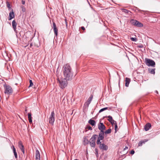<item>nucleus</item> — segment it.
<instances>
[{"mask_svg":"<svg viewBox=\"0 0 160 160\" xmlns=\"http://www.w3.org/2000/svg\"><path fill=\"white\" fill-rule=\"evenodd\" d=\"M63 73L64 78L68 80H71L72 79L73 72L71 66L68 64L64 65L63 68Z\"/></svg>","mask_w":160,"mask_h":160,"instance_id":"f257e3e1","label":"nucleus"},{"mask_svg":"<svg viewBox=\"0 0 160 160\" xmlns=\"http://www.w3.org/2000/svg\"><path fill=\"white\" fill-rule=\"evenodd\" d=\"M58 80L59 84V86L61 88L63 89L67 86L68 84L67 81L68 80L65 78H61L60 79L58 78Z\"/></svg>","mask_w":160,"mask_h":160,"instance_id":"f03ea898","label":"nucleus"},{"mask_svg":"<svg viewBox=\"0 0 160 160\" xmlns=\"http://www.w3.org/2000/svg\"><path fill=\"white\" fill-rule=\"evenodd\" d=\"M5 88L4 93L7 94H10L12 92L13 90L11 86L9 85H4Z\"/></svg>","mask_w":160,"mask_h":160,"instance_id":"7ed1b4c3","label":"nucleus"},{"mask_svg":"<svg viewBox=\"0 0 160 160\" xmlns=\"http://www.w3.org/2000/svg\"><path fill=\"white\" fill-rule=\"evenodd\" d=\"M145 60V63L147 66L152 67H155V63L154 61L148 58H146Z\"/></svg>","mask_w":160,"mask_h":160,"instance_id":"20e7f679","label":"nucleus"},{"mask_svg":"<svg viewBox=\"0 0 160 160\" xmlns=\"http://www.w3.org/2000/svg\"><path fill=\"white\" fill-rule=\"evenodd\" d=\"M104 131H100L99 134L98 136V139L97 141V144H98L101 143V140H102L104 138Z\"/></svg>","mask_w":160,"mask_h":160,"instance_id":"39448f33","label":"nucleus"},{"mask_svg":"<svg viewBox=\"0 0 160 160\" xmlns=\"http://www.w3.org/2000/svg\"><path fill=\"white\" fill-rule=\"evenodd\" d=\"M48 120L49 123L53 125L55 121V113L54 111L52 112Z\"/></svg>","mask_w":160,"mask_h":160,"instance_id":"423d86ee","label":"nucleus"},{"mask_svg":"<svg viewBox=\"0 0 160 160\" xmlns=\"http://www.w3.org/2000/svg\"><path fill=\"white\" fill-rule=\"evenodd\" d=\"M98 145H99V148L100 149L102 150L106 151L108 149V147L104 143H101L98 144H97Z\"/></svg>","mask_w":160,"mask_h":160,"instance_id":"0eeeda50","label":"nucleus"},{"mask_svg":"<svg viewBox=\"0 0 160 160\" xmlns=\"http://www.w3.org/2000/svg\"><path fill=\"white\" fill-rule=\"evenodd\" d=\"M106 127L103 123L102 122H100L98 125V128L100 130V131H104V130L105 129Z\"/></svg>","mask_w":160,"mask_h":160,"instance_id":"6e6552de","label":"nucleus"},{"mask_svg":"<svg viewBox=\"0 0 160 160\" xmlns=\"http://www.w3.org/2000/svg\"><path fill=\"white\" fill-rule=\"evenodd\" d=\"M93 95L92 94L90 95L89 98L87 100V101L85 103V105L88 107L89 104L90 103L92 100L93 98Z\"/></svg>","mask_w":160,"mask_h":160,"instance_id":"1a4fd4ad","label":"nucleus"},{"mask_svg":"<svg viewBox=\"0 0 160 160\" xmlns=\"http://www.w3.org/2000/svg\"><path fill=\"white\" fill-rule=\"evenodd\" d=\"M53 26L55 37H57L58 35V29L56 27V24L54 22H53Z\"/></svg>","mask_w":160,"mask_h":160,"instance_id":"9d476101","label":"nucleus"},{"mask_svg":"<svg viewBox=\"0 0 160 160\" xmlns=\"http://www.w3.org/2000/svg\"><path fill=\"white\" fill-rule=\"evenodd\" d=\"M35 159L36 160H40V155L39 151L37 149L36 151Z\"/></svg>","mask_w":160,"mask_h":160,"instance_id":"9b49d317","label":"nucleus"},{"mask_svg":"<svg viewBox=\"0 0 160 160\" xmlns=\"http://www.w3.org/2000/svg\"><path fill=\"white\" fill-rule=\"evenodd\" d=\"M17 25V23H16L15 20H13L12 22V27L14 31L16 33H17V31L16 30Z\"/></svg>","mask_w":160,"mask_h":160,"instance_id":"f8f14e48","label":"nucleus"},{"mask_svg":"<svg viewBox=\"0 0 160 160\" xmlns=\"http://www.w3.org/2000/svg\"><path fill=\"white\" fill-rule=\"evenodd\" d=\"M98 137V135L96 134H94L92 135L91 138H90L89 142H95L96 139Z\"/></svg>","mask_w":160,"mask_h":160,"instance_id":"ddd939ff","label":"nucleus"},{"mask_svg":"<svg viewBox=\"0 0 160 160\" xmlns=\"http://www.w3.org/2000/svg\"><path fill=\"white\" fill-rule=\"evenodd\" d=\"M14 12L13 11V10L12 9V12H10L9 13V20H11L14 17Z\"/></svg>","mask_w":160,"mask_h":160,"instance_id":"4468645a","label":"nucleus"},{"mask_svg":"<svg viewBox=\"0 0 160 160\" xmlns=\"http://www.w3.org/2000/svg\"><path fill=\"white\" fill-rule=\"evenodd\" d=\"M151 127V124L149 123H147L144 126V129L146 131L149 130Z\"/></svg>","mask_w":160,"mask_h":160,"instance_id":"2eb2a0df","label":"nucleus"},{"mask_svg":"<svg viewBox=\"0 0 160 160\" xmlns=\"http://www.w3.org/2000/svg\"><path fill=\"white\" fill-rule=\"evenodd\" d=\"M136 24H135L134 26H137L138 27H142L143 26V24L141 22H140L138 21L137 20L136 21Z\"/></svg>","mask_w":160,"mask_h":160,"instance_id":"dca6fc26","label":"nucleus"},{"mask_svg":"<svg viewBox=\"0 0 160 160\" xmlns=\"http://www.w3.org/2000/svg\"><path fill=\"white\" fill-rule=\"evenodd\" d=\"M130 82V79L129 78H125V86L128 87Z\"/></svg>","mask_w":160,"mask_h":160,"instance_id":"f3484780","label":"nucleus"},{"mask_svg":"<svg viewBox=\"0 0 160 160\" xmlns=\"http://www.w3.org/2000/svg\"><path fill=\"white\" fill-rule=\"evenodd\" d=\"M88 137H84L83 141L84 145H86V144H87L89 143V141H88Z\"/></svg>","mask_w":160,"mask_h":160,"instance_id":"a211bd4d","label":"nucleus"},{"mask_svg":"<svg viewBox=\"0 0 160 160\" xmlns=\"http://www.w3.org/2000/svg\"><path fill=\"white\" fill-rule=\"evenodd\" d=\"M12 150L13 151V153L14 154V155L15 156V158H18V155L17 154V153L16 151V149L14 147V146L12 145Z\"/></svg>","mask_w":160,"mask_h":160,"instance_id":"6ab92c4d","label":"nucleus"},{"mask_svg":"<svg viewBox=\"0 0 160 160\" xmlns=\"http://www.w3.org/2000/svg\"><path fill=\"white\" fill-rule=\"evenodd\" d=\"M88 122L92 126H95V121L91 119H90L89 120Z\"/></svg>","mask_w":160,"mask_h":160,"instance_id":"aec40b11","label":"nucleus"},{"mask_svg":"<svg viewBox=\"0 0 160 160\" xmlns=\"http://www.w3.org/2000/svg\"><path fill=\"white\" fill-rule=\"evenodd\" d=\"M28 116L29 122L30 123H32V121L31 114L30 113H28Z\"/></svg>","mask_w":160,"mask_h":160,"instance_id":"412c9836","label":"nucleus"},{"mask_svg":"<svg viewBox=\"0 0 160 160\" xmlns=\"http://www.w3.org/2000/svg\"><path fill=\"white\" fill-rule=\"evenodd\" d=\"M18 146L21 150L24 149V146L21 141L19 142Z\"/></svg>","mask_w":160,"mask_h":160,"instance_id":"4be33fe9","label":"nucleus"},{"mask_svg":"<svg viewBox=\"0 0 160 160\" xmlns=\"http://www.w3.org/2000/svg\"><path fill=\"white\" fill-rule=\"evenodd\" d=\"M122 10L123 12H124L126 13H128L130 14L131 13V12L130 11L125 9H122Z\"/></svg>","mask_w":160,"mask_h":160,"instance_id":"5701e85b","label":"nucleus"},{"mask_svg":"<svg viewBox=\"0 0 160 160\" xmlns=\"http://www.w3.org/2000/svg\"><path fill=\"white\" fill-rule=\"evenodd\" d=\"M136 20L134 19H132L130 20V22L132 25L134 26L136 24Z\"/></svg>","mask_w":160,"mask_h":160,"instance_id":"b1692460","label":"nucleus"},{"mask_svg":"<svg viewBox=\"0 0 160 160\" xmlns=\"http://www.w3.org/2000/svg\"><path fill=\"white\" fill-rule=\"evenodd\" d=\"M110 109V108L108 107H106L105 108H102L99 111V113H101V112L104 111V110L108 109Z\"/></svg>","mask_w":160,"mask_h":160,"instance_id":"393cba45","label":"nucleus"},{"mask_svg":"<svg viewBox=\"0 0 160 160\" xmlns=\"http://www.w3.org/2000/svg\"><path fill=\"white\" fill-rule=\"evenodd\" d=\"M155 68L152 69H148V71H149V72L151 74H154L155 73Z\"/></svg>","mask_w":160,"mask_h":160,"instance_id":"a878e982","label":"nucleus"},{"mask_svg":"<svg viewBox=\"0 0 160 160\" xmlns=\"http://www.w3.org/2000/svg\"><path fill=\"white\" fill-rule=\"evenodd\" d=\"M89 143L91 147H92L95 148V142H89Z\"/></svg>","mask_w":160,"mask_h":160,"instance_id":"bb28decb","label":"nucleus"},{"mask_svg":"<svg viewBox=\"0 0 160 160\" xmlns=\"http://www.w3.org/2000/svg\"><path fill=\"white\" fill-rule=\"evenodd\" d=\"M111 129L110 128L108 129V130L106 131L105 132H104V133L106 134H109L111 133Z\"/></svg>","mask_w":160,"mask_h":160,"instance_id":"cd10ccee","label":"nucleus"},{"mask_svg":"<svg viewBox=\"0 0 160 160\" xmlns=\"http://www.w3.org/2000/svg\"><path fill=\"white\" fill-rule=\"evenodd\" d=\"M108 117V120L110 122H111L112 120H113L112 119V116H109Z\"/></svg>","mask_w":160,"mask_h":160,"instance_id":"c85d7f7f","label":"nucleus"},{"mask_svg":"<svg viewBox=\"0 0 160 160\" xmlns=\"http://www.w3.org/2000/svg\"><path fill=\"white\" fill-rule=\"evenodd\" d=\"M95 152L96 155L97 157H98V150L97 148H95Z\"/></svg>","mask_w":160,"mask_h":160,"instance_id":"c756f323","label":"nucleus"},{"mask_svg":"<svg viewBox=\"0 0 160 160\" xmlns=\"http://www.w3.org/2000/svg\"><path fill=\"white\" fill-rule=\"evenodd\" d=\"M7 6L8 8V9H11V7L10 6V4L7 1L6 2Z\"/></svg>","mask_w":160,"mask_h":160,"instance_id":"7c9ffc66","label":"nucleus"},{"mask_svg":"<svg viewBox=\"0 0 160 160\" xmlns=\"http://www.w3.org/2000/svg\"><path fill=\"white\" fill-rule=\"evenodd\" d=\"M130 39L132 41L134 42H136L138 40V39L136 38H131Z\"/></svg>","mask_w":160,"mask_h":160,"instance_id":"2f4dec72","label":"nucleus"},{"mask_svg":"<svg viewBox=\"0 0 160 160\" xmlns=\"http://www.w3.org/2000/svg\"><path fill=\"white\" fill-rule=\"evenodd\" d=\"M110 123L112 125L116 124L117 123L116 122V121L114 120H113Z\"/></svg>","mask_w":160,"mask_h":160,"instance_id":"473e14b6","label":"nucleus"},{"mask_svg":"<svg viewBox=\"0 0 160 160\" xmlns=\"http://www.w3.org/2000/svg\"><path fill=\"white\" fill-rule=\"evenodd\" d=\"M29 82H30V85L29 86V87L32 86L33 85V83H32V80H30Z\"/></svg>","mask_w":160,"mask_h":160,"instance_id":"72a5a7b5","label":"nucleus"},{"mask_svg":"<svg viewBox=\"0 0 160 160\" xmlns=\"http://www.w3.org/2000/svg\"><path fill=\"white\" fill-rule=\"evenodd\" d=\"M115 132L116 133L117 131V129L118 128V126L117 125V123L116 124H115Z\"/></svg>","mask_w":160,"mask_h":160,"instance_id":"f704fd0d","label":"nucleus"},{"mask_svg":"<svg viewBox=\"0 0 160 160\" xmlns=\"http://www.w3.org/2000/svg\"><path fill=\"white\" fill-rule=\"evenodd\" d=\"M87 128L89 130H92V127L91 126H87Z\"/></svg>","mask_w":160,"mask_h":160,"instance_id":"c9c22d12","label":"nucleus"},{"mask_svg":"<svg viewBox=\"0 0 160 160\" xmlns=\"http://www.w3.org/2000/svg\"><path fill=\"white\" fill-rule=\"evenodd\" d=\"M142 142L140 141L139 143H138V146H142Z\"/></svg>","mask_w":160,"mask_h":160,"instance_id":"e433bc0d","label":"nucleus"},{"mask_svg":"<svg viewBox=\"0 0 160 160\" xmlns=\"http://www.w3.org/2000/svg\"><path fill=\"white\" fill-rule=\"evenodd\" d=\"M135 152L133 150H132L131 151L130 153L132 154H134Z\"/></svg>","mask_w":160,"mask_h":160,"instance_id":"4c0bfd02","label":"nucleus"},{"mask_svg":"<svg viewBox=\"0 0 160 160\" xmlns=\"http://www.w3.org/2000/svg\"><path fill=\"white\" fill-rule=\"evenodd\" d=\"M22 3L23 5H24L25 4V1L24 0H22Z\"/></svg>","mask_w":160,"mask_h":160,"instance_id":"58836bf2","label":"nucleus"},{"mask_svg":"<svg viewBox=\"0 0 160 160\" xmlns=\"http://www.w3.org/2000/svg\"><path fill=\"white\" fill-rule=\"evenodd\" d=\"M33 45V44H32V42H31V43H30V47L31 48Z\"/></svg>","mask_w":160,"mask_h":160,"instance_id":"ea45409f","label":"nucleus"},{"mask_svg":"<svg viewBox=\"0 0 160 160\" xmlns=\"http://www.w3.org/2000/svg\"><path fill=\"white\" fill-rule=\"evenodd\" d=\"M138 47L140 48H142L143 47V45H139L138 46Z\"/></svg>","mask_w":160,"mask_h":160,"instance_id":"a19ab883","label":"nucleus"},{"mask_svg":"<svg viewBox=\"0 0 160 160\" xmlns=\"http://www.w3.org/2000/svg\"><path fill=\"white\" fill-rule=\"evenodd\" d=\"M148 140H146L145 141H141V142H142V143H145V142H146Z\"/></svg>","mask_w":160,"mask_h":160,"instance_id":"79ce46f5","label":"nucleus"},{"mask_svg":"<svg viewBox=\"0 0 160 160\" xmlns=\"http://www.w3.org/2000/svg\"><path fill=\"white\" fill-rule=\"evenodd\" d=\"M81 28L83 30H84L85 29V28L84 27H81Z\"/></svg>","mask_w":160,"mask_h":160,"instance_id":"37998d69","label":"nucleus"},{"mask_svg":"<svg viewBox=\"0 0 160 160\" xmlns=\"http://www.w3.org/2000/svg\"><path fill=\"white\" fill-rule=\"evenodd\" d=\"M128 149V147L126 146L125 148L123 149V150H125L127 149Z\"/></svg>","mask_w":160,"mask_h":160,"instance_id":"c03bdc74","label":"nucleus"},{"mask_svg":"<svg viewBox=\"0 0 160 160\" xmlns=\"http://www.w3.org/2000/svg\"><path fill=\"white\" fill-rule=\"evenodd\" d=\"M21 151L23 152V153L24 154V149H23V150H22Z\"/></svg>","mask_w":160,"mask_h":160,"instance_id":"a18cd8bd","label":"nucleus"},{"mask_svg":"<svg viewBox=\"0 0 160 160\" xmlns=\"http://www.w3.org/2000/svg\"><path fill=\"white\" fill-rule=\"evenodd\" d=\"M65 22H66V26H67V22L66 21V20H65Z\"/></svg>","mask_w":160,"mask_h":160,"instance_id":"49530a36","label":"nucleus"},{"mask_svg":"<svg viewBox=\"0 0 160 160\" xmlns=\"http://www.w3.org/2000/svg\"><path fill=\"white\" fill-rule=\"evenodd\" d=\"M27 109H25V112H27Z\"/></svg>","mask_w":160,"mask_h":160,"instance_id":"de8ad7c7","label":"nucleus"},{"mask_svg":"<svg viewBox=\"0 0 160 160\" xmlns=\"http://www.w3.org/2000/svg\"><path fill=\"white\" fill-rule=\"evenodd\" d=\"M156 92L157 93H158V92L157 91H156Z\"/></svg>","mask_w":160,"mask_h":160,"instance_id":"09e8293b","label":"nucleus"},{"mask_svg":"<svg viewBox=\"0 0 160 160\" xmlns=\"http://www.w3.org/2000/svg\"><path fill=\"white\" fill-rule=\"evenodd\" d=\"M74 160H78V159H74Z\"/></svg>","mask_w":160,"mask_h":160,"instance_id":"8fccbe9b","label":"nucleus"},{"mask_svg":"<svg viewBox=\"0 0 160 160\" xmlns=\"http://www.w3.org/2000/svg\"><path fill=\"white\" fill-rule=\"evenodd\" d=\"M23 7H24V6H22V8Z\"/></svg>","mask_w":160,"mask_h":160,"instance_id":"3c124183","label":"nucleus"}]
</instances>
